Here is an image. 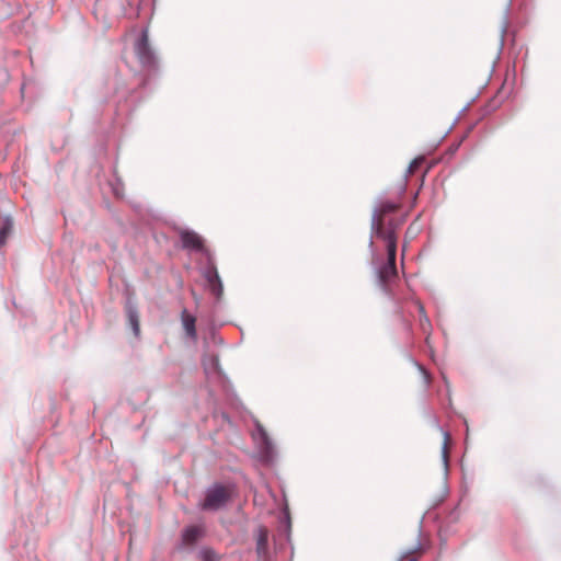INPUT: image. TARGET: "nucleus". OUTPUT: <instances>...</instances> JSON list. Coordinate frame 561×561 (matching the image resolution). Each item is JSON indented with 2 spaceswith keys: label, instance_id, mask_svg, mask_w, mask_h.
Segmentation results:
<instances>
[{
  "label": "nucleus",
  "instance_id": "nucleus-8",
  "mask_svg": "<svg viewBox=\"0 0 561 561\" xmlns=\"http://www.w3.org/2000/svg\"><path fill=\"white\" fill-rule=\"evenodd\" d=\"M13 230V220L10 217H0V248L7 243Z\"/></svg>",
  "mask_w": 561,
  "mask_h": 561
},
{
  "label": "nucleus",
  "instance_id": "nucleus-14",
  "mask_svg": "<svg viewBox=\"0 0 561 561\" xmlns=\"http://www.w3.org/2000/svg\"><path fill=\"white\" fill-rule=\"evenodd\" d=\"M444 460H445V461L447 460V450H446V446L444 447Z\"/></svg>",
  "mask_w": 561,
  "mask_h": 561
},
{
  "label": "nucleus",
  "instance_id": "nucleus-4",
  "mask_svg": "<svg viewBox=\"0 0 561 561\" xmlns=\"http://www.w3.org/2000/svg\"><path fill=\"white\" fill-rule=\"evenodd\" d=\"M180 238L184 249L194 250L198 252L204 251V240L195 231L183 229L180 231Z\"/></svg>",
  "mask_w": 561,
  "mask_h": 561
},
{
  "label": "nucleus",
  "instance_id": "nucleus-10",
  "mask_svg": "<svg viewBox=\"0 0 561 561\" xmlns=\"http://www.w3.org/2000/svg\"><path fill=\"white\" fill-rule=\"evenodd\" d=\"M203 536V528L201 526H191L183 531V542L185 545L195 543Z\"/></svg>",
  "mask_w": 561,
  "mask_h": 561
},
{
  "label": "nucleus",
  "instance_id": "nucleus-12",
  "mask_svg": "<svg viewBox=\"0 0 561 561\" xmlns=\"http://www.w3.org/2000/svg\"><path fill=\"white\" fill-rule=\"evenodd\" d=\"M422 162H423V158H416V159H414V160L410 163V165H409V168H408V173H409L410 175H411V174H413V173L419 169V167L422 164Z\"/></svg>",
  "mask_w": 561,
  "mask_h": 561
},
{
  "label": "nucleus",
  "instance_id": "nucleus-6",
  "mask_svg": "<svg viewBox=\"0 0 561 561\" xmlns=\"http://www.w3.org/2000/svg\"><path fill=\"white\" fill-rule=\"evenodd\" d=\"M378 277L381 285L385 288H388V286L398 277L397 266L383 264L378 271Z\"/></svg>",
  "mask_w": 561,
  "mask_h": 561
},
{
  "label": "nucleus",
  "instance_id": "nucleus-5",
  "mask_svg": "<svg viewBox=\"0 0 561 561\" xmlns=\"http://www.w3.org/2000/svg\"><path fill=\"white\" fill-rule=\"evenodd\" d=\"M204 275H205V278H206L211 291L216 296H220L222 293V284H221V280H220V277H219L216 266L213 264L207 266Z\"/></svg>",
  "mask_w": 561,
  "mask_h": 561
},
{
  "label": "nucleus",
  "instance_id": "nucleus-1",
  "mask_svg": "<svg viewBox=\"0 0 561 561\" xmlns=\"http://www.w3.org/2000/svg\"><path fill=\"white\" fill-rule=\"evenodd\" d=\"M400 204L381 202L374 210L371 230L376 238L386 243L387 265L396 266L398 233L404 224V218L398 216Z\"/></svg>",
  "mask_w": 561,
  "mask_h": 561
},
{
  "label": "nucleus",
  "instance_id": "nucleus-13",
  "mask_svg": "<svg viewBox=\"0 0 561 561\" xmlns=\"http://www.w3.org/2000/svg\"><path fill=\"white\" fill-rule=\"evenodd\" d=\"M420 554V551H410L405 554H403L399 561H417V557Z\"/></svg>",
  "mask_w": 561,
  "mask_h": 561
},
{
  "label": "nucleus",
  "instance_id": "nucleus-2",
  "mask_svg": "<svg viewBox=\"0 0 561 561\" xmlns=\"http://www.w3.org/2000/svg\"><path fill=\"white\" fill-rule=\"evenodd\" d=\"M135 54L144 68H153L156 65L154 54L149 45L148 31L144 30L141 36L136 41Z\"/></svg>",
  "mask_w": 561,
  "mask_h": 561
},
{
  "label": "nucleus",
  "instance_id": "nucleus-7",
  "mask_svg": "<svg viewBox=\"0 0 561 561\" xmlns=\"http://www.w3.org/2000/svg\"><path fill=\"white\" fill-rule=\"evenodd\" d=\"M181 320L183 328L191 339H196V318L187 312V310H183L181 313Z\"/></svg>",
  "mask_w": 561,
  "mask_h": 561
},
{
  "label": "nucleus",
  "instance_id": "nucleus-3",
  "mask_svg": "<svg viewBox=\"0 0 561 561\" xmlns=\"http://www.w3.org/2000/svg\"><path fill=\"white\" fill-rule=\"evenodd\" d=\"M229 500V491L224 486H217L209 490L202 504L206 511H217L221 508Z\"/></svg>",
  "mask_w": 561,
  "mask_h": 561
},
{
  "label": "nucleus",
  "instance_id": "nucleus-11",
  "mask_svg": "<svg viewBox=\"0 0 561 561\" xmlns=\"http://www.w3.org/2000/svg\"><path fill=\"white\" fill-rule=\"evenodd\" d=\"M267 547V530L264 528L260 529L259 538H257V551L262 552Z\"/></svg>",
  "mask_w": 561,
  "mask_h": 561
},
{
  "label": "nucleus",
  "instance_id": "nucleus-9",
  "mask_svg": "<svg viewBox=\"0 0 561 561\" xmlns=\"http://www.w3.org/2000/svg\"><path fill=\"white\" fill-rule=\"evenodd\" d=\"M126 313H127L128 323L133 330L134 335L139 336L140 321H139V313H138L137 309L133 306H128Z\"/></svg>",
  "mask_w": 561,
  "mask_h": 561
}]
</instances>
